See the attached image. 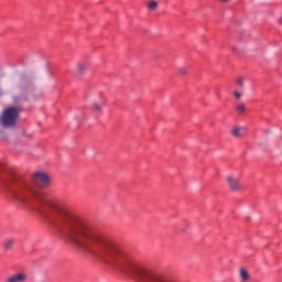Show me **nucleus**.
Returning a JSON list of instances; mask_svg holds the SVG:
<instances>
[{"mask_svg": "<svg viewBox=\"0 0 282 282\" xmlns=\"http://www.w3.org/2000/svg\"><path fill=\"white\" fill-rule=\"evenodd\" d=\"M87 70V64L86 63H79L77 66V73L79 75L85 74V72Z\"/></svg>", "mask_w": 282, "mask_h": 282, "instance_id": "6e6552de", "label": "nucleus"}, {"mask_svg": "<svg viewBox=\"0 0 282 282\" xmlns=\"http://www.w3.org/2000/svg\"><path fill=\"white\" fill-rule=\"evenodd\" d=\"M14 238H8L4 240L3 248L4 250H12V247L14 246Z\"/></svg>", "mask_w": 282, "mask_h": 282, "instance_id": "39448f33", "label": "nucleus"}, {"mask_svg": "<svg viewBox=\"0 0 282 282\" xmlns=\"http://www.w3.org/2000/svg\"><path fill=\"white\" fill-rule=\"evenodd\" d=\"M231 135H234V138H241V128H235L231 130Z\"/></svg>", "mask_w": 282, "mask_h": 282, "instance_id": "1a4fd4ad", "label": "nucleus"}, {"mask_svg": "<svg viewBox=\"0 0 282 282\" xmlns=\"http://www.w3.org/2000/svg\"><path fill=\"white\" fill-rule=\"evenodd\" d=\"M237 113H239V116L246 113V104H238L235 107Z\"/></svg>", "mask_w": 282, "mask_h": 282, "instance_id": "0eeeda50", "label": "nucleus"}, {"mask_svg": "<svg viewBox=\"0 0 282 282\" xmlns=\"http://www.w3.org/2000/svg\"><path fill=\"white\" fill-rule=\"evenodd\" d=\"M227 184L231 193H241L243 191V185L238 177L227 176Z\"/></svg>", "mask_w": 282, "mask_h": 282, "instance_id": "7ed1b4c3", "label": "nucleus"}, {"mask_svg": "<svg viewBox=\"0 0 282 282\" xmlns=\"http://www.w3.org/2000/svg\"><path fill=\"white\" fill-rule=\"evenodd\" d=\"M240 279L241 281L246 282V281H250V273L248 272V270L246 269H240Z\"/></svg>", "mask_w": 282, "mask_h": 282, "instance_id": "423d86ee", "label": "nucleus"}, {"mask_svg": "<svg viewBox=\"0 0 282 282\" xmlns=\"http://www.w3.org/2000/svg\"><path fill=\"white\" fill-rule=\"evenodd\" d=\"M234 96H235V98L239 99V98H241V93L235 90Z\"/></svg>", "mask_w": 282, "mask_h": 282, "instance_id": "4468645a", "label": "nucleus"}, {"mask_svg": "<svg viewBox=\"0 0 282 282\" xmlns=\"http://www.w3.org/2000/svg\"><path fill=\"white\" fill-rule=\"evenodd\" d=\"M188 72V69H186L185 67L180 68V74L181 76H186V73Z\"/></svg>", "mask_w": 282, "mask_h": 282, "instance_id": "ddd939ff", "label": "nucleus"}, {"mask_svg": "<svg viewBox=\"0 0 282 282\" xmlns=\"http://www.w3.org/2000/svg\"><path fill=\"white\" fill-rule=\"evenodd\" d=\"M232 52H237V47H232Z\"/></svg>", "mask_w": 282, "mask_h": 282, "instance_id": "dca6fc26", "label": "nucleus"}, {"mask_svg": "<svg viewBox=\"0 0 282 282\" xmlns=\"http://www.w3.org/2000/svg\"><path fill=\"white\" fill-rule=\"evenodd\" d=\"M32 180L35 184H41V186H50V184H52V178H50V174L45 172H35Z\"/></svg>", "mask_w": 282, "mask_h": 282, "instance_id": "f03ea898", "label": "nucleus"}, {"mask_svg": "<svg viewBox=\"0 0 282 282\" xmlns=\"http://www.w3.org/2000/svg\"><path fill=\"white\" fill-rule=\"evenodd\" d=\"M19 109L17 107L7 108L1 117V124L8 129L15 127L17 120L19 119Z\"/></svg>", "mask_w": 282, "mask_h": 282, "instance_id": "f257e3e1", "label": "nucleus"}, {"mask_svg": "<svg viewBox=\"0 0 282 282\" xmlns=\"http://www.w3.org/2000/svg\"><path fill=\"white\" fill-rule=\"evenodd\" d=\"M160 58H162V55H160V54L154 55L155 61H160Z\"/></svg>", "mask_w": 282, "mask_h": 282, "instance_id": "2eb2a0df", "label": "nucleus"}, {"mask_svg": "<svg viewBox=\"0 0 282 282\" xmlns=\"http://www.w3.org/2000/svg\"><path fill=\"white\" fill-rule=\"evenodd\" d=\"M280 23H282V19L280 20Z\"/></svg>", "mask_w": 282, "mask_h": 282, "instance_id": "a211bd4d", "label": "nucleus"}, {"mask_svg": "<svg viewBox=\"0 0 282 282\" xmlns=\"http://www.w3.org/2000/svg\"><path fill=\"white\" fill-rule=\"evenodd\" d=\"M93 111H95L96 113L102 111V106L99 105V104H93V107H91Z\"/></svg>", "mask_w": 282, "mask_h": 282, "instance_id": "9d476101", "label": "nucleus"}, {"mask_svg": "<svg viewBox=\"0 0 282 282\" xmlns=\"http://www.w3.org/2000/svg\"><path fill=\"white\" fill-rule=\"evenodd\" d=\"M182 232H186V229H182Z\"/></svg>", "mask_w": 282, "mask_h": 282, "instance_id": "f3484780", "label": "nucleus"}, {"mask_svg": "<svg viewBox=\"0 0 282 282\" xmlns=\"http://www.w3.org/2000/svg\"><path fill=\"white\" fill-rule=\"evenodd\" d=\"M28 279V275L25 273H18L9 276L7 279V282H25Z\"/></svg>", "mask_w": 282, "mask_h": 282, "instance_id": "20e7f679", "label": "nucleus"}, {"mask_svg": "<svg viewBox=\"0 0 282 282\" xmlns=\"http://www.w3.org/2000/svg\"><path fill=\"white\" fill-rule=\"evenodd\" d=\"M237 86L238 87H243V78H241V77L237 78Z\"/></svg>", "mask_w": 282, "mask_h": 282, "instance_id": "f8f14e48", "label": "nucleus"}, {"mask_svg": "<svg viewBox=\"0 0 282 282\" xmlns=\"http://www.w3.org/2000/svg\"><path fill=\"white\" fill-rule=\"evenodd\" d=\"M149 10H158V1L152 0L149 4H148Z\"/></svg>", "mask_w": 282, "mask_h": 282, "instance_id": "9b49d317", "label": "nucleus"}]
</instances>
